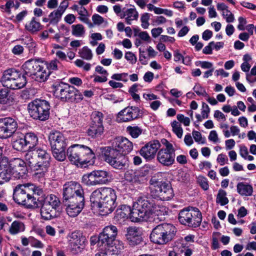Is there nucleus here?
I'll use <instances>...</instances> for the list:
<instances>
[{
  "mask_svg": "<svg viewBox=\"0 0 256 256\" xmlns=\"http://www.w3.org/2000/svg\"><path fill=\"white\" fill-rule=\"evenodd\" d=\"M117 234V228L114 226H107L104 228L99 234L98 241L100 247H102V251L96 256H108L118 254V248L115 246Z\"/></svg>",
  "mask_w": 256,
  "mask_h": 256,
  "instance_id": "1",
  "label": "nucleus"
},
{
  "mask_svg": "<svg viewBox=\"0 0 256 256\" xmlns=\"http://www.w3.org/2000/svg\"><path fill=\"white\" fill-rule=\"evenodd\" d=\"M116 199L114 190L110 188L95 190L90 198L92 208H115Z\"/></svg>",
  "mask_w": 256,
  "mask_h": 256,
  "instance_id": "2",
  "label": "nucleus"
},
{
  "mask_svg": "<svg viewBox=\"0 0 256 256\" xmlns=\"http://www.w3.org/2000/svg\"><path fill=\"white\" fill-rule=\"evenodd\" d=\"M70 162L78 167H86L93 158L94 154L88 146L84 145L74 144L70 146L66 152Z\"/></svg>",
  "mask_w": 256,
  "mask_h": 256,
  "instance_id": "3",
  "label": "nucleus"
},
{
  "mask_svg": "<svg viewBox=\"0 0 256 256\" xmlns=\"http://www.w3.org/2000/svg\"><path fill=\"white\" fill-rule=\"evenodd\" d=\"M0 82L4 87L12 90L22 88L27 83L26 76L12 68L6 70L3 72Z\"/></svg>",
  "mask_w": 256,
  "mask_h": 256,
  "instance_id": "4",
  "label": "nucleus"
},
{
  "mask_svg": "<svg viewBox=\"0 0 256 256\" xmlns=\"http://www.w3.org/2000/svg\"><path fill=\"white\" fill-rule=\"evenodd\" d=\"M54 96L62 101L78 102L82 99V95L74 86L64 82H56L53 85Z\"/></svg>",
  "mask_w": 256,
  "mask_h": 256,
  "instance_id": "5",
  "label": "nucleus"
},
{
  "mask_svg": "<svg viewBox=\"0 0 256 256\" xmlns=\"http://www.w3.org/2000/svg\"><path fill=\"white\" fill-rule=\"evenodd\" d=\"M48 140L54 158L58 161H64L66 158V146L64 134L59 131H53L50 134Z\"/></svg>",
  "mask_w": 256,
  "mask_h": 256,
  "instance_id": "6",
  "label": "nucleus"
},
{
  "mask_svg": "<svg viewBox=\"0 0 256 256\" xmlns=\"http://www.w3.org/2000/svg\"><path fill=\"white\" fill-rule=\"evenodd\" d=\"M50 106L48 101L36 99L28 104V110L30 116L33 119L45 121L50 116Z\"/></svg>",
  "mask_w": 256,
  "mask_h": 256,
  "instance_id": "7",
  "label": "nucleus"
},
{
  "mask_svg": "<svg viewBox=\"0 0 256 256\" xmlns=\"http://www.w3.org/2000/svg\"><path fill=\"white\" fill-rule=\"evenodd\" d=\"M102 156L106 162L116 169L122 170L128 165V156L113 149H110L109 146L104 148Z\"/></svg>",
  "mask_w": 256,
  "mask_h": 256,
  "instance_id": "8",
  "label": "nucleus"
},
{
  "mask_svg": "<svg viewBox=\"0 0 256 256\" xmlns=\"http://www.w3.org/2000/svg\"><path fill=\"white\" fill-rule=\"evenodd\" d=\"M29 186H31L30 183L17 185L14 190L13 198L20 206L31 208L36 203V199L26 192Z\"/></svg>",
  "mask_w": 256,
  "mask_h": 256,
  "instance_id": "9",
  "label": "nucleus"
},
{
  "mask_svg": "<svg viewBox=\"0 0 256 256\" xmlns=\"http://www.w3.org/2000/svg\"><path fill=\"white\" fill-rule=\"evenodd\" d=\"M178 218L182 224L196 228L200 224L202 216L198 209H182L179 212Z\"/></svg>",
  "mask_w": 256,
  "mask_h": 256,
  "instance_id": "10",
  "label": "nucleus"
},
{
  "mask_svg": "<svg viewBox=\"0 0 256 256\" xmlns=\"http://www.w3.org/2000/svg\"><path fill=\"white\" fill-rule=\"evenodd\" d=\"M165 148H162L158 151L156 155L157 160L163 166H169L172 165L175 160V152L172 144L166 139L162 140Z\"/></svg>",
  "mask_w": 256,
  "mask_h": 256,
  "instance_id": "11",
  "label": "nucleus"
},
{
  "mask_svg": "<svg viewBox=\"0 0 256 256\" xmlns=\"http://www.w3.org/2000/svg\"><path fill=\"white\" fill-rule=\"evenodd\" d=\"M150 188L152 196L162 200H168L174 196L171 185L166 182H156L151 184Z\"/></svg>",
  "mask_w": 256,
  "mask_h": 256,
  "instance_id": "12",
  "label": "nucleus"
},
{
  "mask_svg": "<svg viewBox=\"0 0 256 256\" xmlns=\"http://www.w3.org/2000/svg\"><path fill=\"white\" fill-rule=\"evenodd\" d=\"M108 178L109 174L106 171L94 170L84 175L82 180L86 185L92 186L107 183L108 182Z\"/></svg>",
  "mask_w": 256,
  "mask_h": 256,
  "instance_id": "13",
  "label": "nucleus"
},
{
  "mask_svg": "<svg viewBox=\"0 0 256 256\" xmlns=\"http://www.w3.org/2000/svg\"><path fill=\"white\" fill-rule=\"evenodd\" d=\"M18 128L15 120L10 117L0 118V138L6 139L11 137Z\"/></svg>",
  "mask_w": 256,
  "mask_h": 256,
  "instance_id": "14",
  "label": "nucleus"
},
{
  "mask_svg": "<svg viewBox=\"0 0 256 256\" xmlns=\"http://www.w3.org/2000/svg\"><path fill=\"white\" fill-rule=\"evenodd\" d=\"M142 115L141 110L136 106H128L118 112L116 120L118 122H130Z\"/></svg>",
  "mask_w": 256,
  "mask_h": 256,
  "instance_id": "15",
  "label": "nucleus"
},
{
  "mask_svg": "<svg viewBox=\"0 0 256 256\" xmlns=\"http://www.w3.org/2000/svg\"><path fill=\"white\" fill-rule=\"evenodd\" d=\"M34 150L37 162H38V166L40 168V172H37L36 174H40V175L43 176L48 172V168L50 166V155L46 150L40 148H35Z\"/></svg>",
  "mask_w": 256,
  "mask_h": 256,
  "instance_id": "16",
  "label": "nucleus"
},
{
  "mask_svg": "<svg viewBox=\"0 0 256 256\" xmlns=\"http://www.w3.org/2000/svg\"><path fill=\"white\" fill-rule=\"evenodd\" d=\"M160 144L158 140H151L146 143L140 150V154L146 161H150L154 158Z\"/></svg>",
  "mask_w": 256,
  "mask_h": 256,
  "instance_id": "17",
  "label": "nucleus"
},
{
  "mask_svg": "<svg viewBox=\"0 0 256 256\" xmlns=\"http://www.w3.org/2000/svg\"><path fill=\"white\" fill-rule=\"evenodd\" d=\"M110 148L126 155L132 150L133 144L126 138L118 136L112 140Z\"/></svg>",
  "mask_w": 256,
  "mask_h": 256,
  "instance_id": "18",
  "label": "nucleus"
},
{
  "mask_svg": "<svg viewBox=\"0 0 256 256\" xmlns=\"http://www.w3.org/2000/svg\"><path fill=\"white\" fill-rule=\"evenodd\" d=\"M63 202L68 201L76 194H81L84 191L81 185L76 182L70 181L63 186Z\"/></svg>",
  "mask_w": 256,
  "mask_h": 256,
  "instance_id": "19",
  "label": "nucleus"
},
{
  "mask_svg": "<svg viewBox=\"0 0 256 256\" xmlns=\"http://www.w3.org/2000/svg\"><path fill=\"white\" fill-rule=\"evenodd\" d=\"M126 237L130 245L134 246L140 244L143 242L142 228L135 226L127 228Z\"/></svg>",
  "mask_w": 256,
  "mask_h": 256,
  "instance_id": "20",
  "label": "nucleus"
},
{
  "mask_svg": "<svg viewBox=\"0 0 256 256\" xmlns=\"http://www.w3.org/2000/svg\"><path fill=\"white\" fill-rule=\"evenodd\" d=\"M10 165L12 167L13 176L16 178H22L28 172L26 164L21 158H14Z\"/></svg>",
  "mask_w": 256,
  "mask_h": 256,
  "instance_id": "21",
  "label": "nucleus"
},
{
  "mask_svg": "<svg viewBox=\"0 0 256 256\" xmlns=\"http://www.w3.org/2000/svg\"><path fill=\"white\" fill-rule=\"evenodd\" d=\"M71 238L70 246L71 250L77 251L80 249V246H82L86 240V238L82 235L80 230H75L70 234Z\"/></svg>",
  "mask_w": 256,
  "mask_h": 256,
  "instance_id": "22",
  "label": "nucleus"
},
{
  "mask_svg": "<svg viewBox=\"0 0 256 256\" xmlns=\"http://www.w3.org/2000/svg\"><path fill=\"white\" fill-rule=\"evenodd\" d=\"M129 218L132 222H140L148 220V209H129Z\"/></svg>",
  "mask_w": 256,
  "mask_h": 256,
  "instance_id": "23",
  "label": "nucleus"
},
{
  "mask_svg": "<svg viewBox=\"0 0 256 256\" xmlns=\"http://www.w3.org/2000/svg\"><path fill=\"white\" fill-rule=\"evenodd\" d=\"M40 59L32 58L26 61L22 65L24 76L32 77L38 70H40Z\"/></svg>",
  "mask_w": 256,
  "mask_h": 256,
  "instance_id": "24",
  "label": "nucleus"
},
{
  "mask_svg": "<svg viewBox=\"0 0 256 256\" xmlns=\"http://www.w3.org/2000/svg\"><path fill=\"white\" fill-rule=\"evenodd\" d=\"M150 238L152 242L159 244H167L162 224H158L152 230Z\"/></svg>",
  "mask_w": 256,
  "mask_h": 256,
  "instance_id": "25",
  "label": "nucleus"
},
{
  "mask_svg": "<svg viewBox=\"0 0 256 256\" xmlns=\"http://www.w3.org/2000/svg\"><path fill=\"white\" fill-rule=\"evenodd\" d=\"M125 180L134 184H139L143 182L144 176L138 170H129L124 174Z\"/></svg>",
  "mask_w": 256,
  "mask_h": 256,
  "instance_id": "26",
  "label": "nucleus"
},
{
  "mask_svg": "<svg viewBox=\"0 0 256 256\" xmlns=\"http://www.w3.org/2000/svg\"><path fill=\"white\" fill-rule=\"evenodd\" d=\"M64 204L68 208H84L85 206L84 192L82 191L81 194H76L68 201H64Z\"/></svg>",
  "mask_w": 256,
  "mask_h": 256,
  "instance_id": "27",
  "label": "nucleus"
},
{
  "mask_svg": "<svg viewBox=\"0 0 256 256\" xmlns=\"http://www.w3.org/2000/svg\"><path fill=\"white\" fill-rule=\"evenodd\" d=\"M24 160V162L26 166H30L34 171H37L38 172H40V168L38 162H37L34 149V150H30L26 154Z\"/></svg>",
  "mask_w": 256,
  "mask_h": 256,
  "instance_id": "28",
  "label": "nucleus"
},
{
  "mask_svg": "<svg viewBox=\"0 0 256 256\" xmlns=\"http://www.w3.org/2000/svg\"><path fill=\"white\" fill-rule=\"evenodd\" d=\"M12 176V171L9 164H0V184L8 182Z\"/></svg>",
  "mask_w": 256,
  "mask_h": 256,
  "instance_id": "29",
  "label": "nucleus"
},
{
  "mask_svg": "<svg viewBox=\"0 0 256 256\" xmlns=\"http://www.w3.org/2000/svg\"><path fill=\"white\" fill-rule=\"evenodd\" d=\"M149 220L162 221L165 219V216L168 214V211L166 209H148Z\"/></svg>",
  "mask_w": 256,
  "mask_h": 256,
  "instance_id": "30",
  "label": "nucleus"
},
{
  "mask_svg": "<svg viewBox=\"0 0 256 256\" xmlns=\"http://www.w3.org/2000/svg\"><path fill=\"white\" fill-rule=\"evenodd\" d=\"M138 17V13L134 6L130 8L126 9L124 8L122 9L121 18H124L127 24H131L132 22L137 20Z\"/></svg>",
  "mask_w": 256,
  "mask_h": 256,
  "instance_id": "31",
  "label": "nucleus"
},
{
  "mask_svg": "<svg viewBox=\"0 0 256 256\" xmlns=\"http://www.w3.org/2000/svg\"><path fill=\"white\" fill-rule=\"evenodd\" d=\"M175 250H178L180 255L182 256L184 254V256H191L193 250L183 240H178L174 242Z\"/></svg>",
  "mask_w": 256,
  "mask_h": 256,
  "instance_id": "32",
  "label": "nucleus"
},
{
  "mask_svg": "<svg viewBox=\"0 0 256 256\" xmlns=\"http://www.w3.org/2000/svg\"><path fill=\"white\" fill-rule=\"evenodd\" d=\"M161 224L164 231L166 242L168 243L174 238L177 232L176 228L170 224L164 223Z\"/></svg>",
  "mask_w": 256,
  "mask_h": 256,
  "instance_id": "33",
  "label": "nucleus"
},
{
  "mask_svg": "<svg viewBox=\"0 0 256 256\" xmlns=\"http://www.w3.org/2000/svg\"><path fill=\"white\" fill-rule=\"evenodd\" d=\"M104 132L103 125L100 126L94 125L90 126L87 130L88 135L92 138L100 139Z\"/></svg>",
  "mask_w": 256,
  "mask_h": 256,
  "instance_id": "34",
  "label": "nucleus"
},
{
  "mask_svg": "<svg viewBox=\"0 0 256 256\" xmlns=\"http://www.w3.org/2000/svg\"><path fill=\"white\" fill-rule=\"evenodd\" d=\"M24 27L28 32L34 34L42 30V26L38 21L36 20L35 17H32L30 21L26 22Z\"/></svg>",
  "mask_w": 256,
  "mask_h": 256,
  "instance_id": "35",
  "label": "nucleus"
},
{
  "mask_svg": "<svg viewBox=\"0 0 256 256\" xmlns=\"http://www.w3.org/2000/svg\"><path fill=\"white\" fill-rule=\"evenodd\" d=\"M49 75L50 73L46 68L42 65L40 66V70H38L31 78L35 80L41 82L46 80Z\"/></svg>",
  "mask_w": 256,
  "mask_h": 256,
  "instance_id": "36",
  "label": "nucleus"
},
{
  "mask_svg": "<svg viewBox=\"0 0 256 256\" xmlns=\"http://www.w3.org/2000/svg\"><path fill=\"white\" fill-rule=\"evenodd\" d=\"M24 138L28 150L33 149L38 142V138L34 133H27L24 136Z\"/></svg>",
  "mask_w": 256,
  "mask_h": 256,
  "instance_id": "37",
  "label": "nucleus"
},
{
  "mask_svg": "<svg viewBox=\"0 0 256 256\" xmlns=\"http://www.w3.org/2000/svg\"><path fill=\"white\" fill-rule=\"evenodd\" d=\"M44 204L46 206H52V208H56L60 204V202L58 197L53 194L48 195L44 198Z\"/></svg>",
  "mask_w": 256,
  "mask_h": 256,
  "instance_id": "38",
  "label": "nucleus"
},
{
  "mask_svg": "<svg viewBox=\"0 0 256 256\" xmlns=\"http://www.w3.org/2000/svg\"><path fill=\"white\" fill-rule=\"evenodd\" d=\"M238 192L242 196H250L253 192L252 187L244 182H240L237 185Z\"/></svg>",
  "mask_w": 256,
  "mask_h": 256,
  "instance_id": "39",
  "label": "nucleus"
},
{
  "mask_svg": "<svg viewBox=\"0 0 256 256\" xmlns=\"http://www.w3.org/2000/svg\"><path fill=\"white\" fill-rule=\"evenodd\" d=\"M21 44L26 46V47L28 50L29 52L34 54L35 52V48L36 46V44L33 38L30 36H25L20 40Z\"/></svg>",
  "mask_w": 256,
  "mask_h": 256,
  "instance_id": "40",
  "label": "nucleus"
},
{
  "mask_svg": "<svg viewBox=\"0 0 256 256\" xmlns=\"http://www.w3.org/2000/svg\"><path fill=\"white\" fill-rule=\"evenodd\" d=\"M40 214L42 218L46 220H50L52 218L59 216L60 212L56 211V209H40Z\"/></svg>",
  "mask_w": 256,
  "mask_h": 256,
  "instance_id": "41",
  "label": "nucleus"
},
{
  "mask_svg": "<svg viewBox=\"0 0 256 256\" xmlns=\"http://www.w3.org/2000/svg\"><path fill=\"white\" fill-rule=\"evenodd\" d=\"M25 230L24 224L19 221L13 222L10 228L9 232L12 235L16 234L20 232H24Z\"/></svg>",
  "mask_w": 256,
  "mask_h": 256,
  "instance_id": "42",
  "label": "nucleus"
},
{
  "mask_svg": "<svg viewBox=\"0 0 256 256\" xmlns=\"http://www.w3.org/2000/svg\"><path fill=\"white\" fill-rule=\"evenodd\" d=\"M86 30L82 24H73L72 26V34L77 38H83L85 35Z\"/></svg>",
  "mask_w": 256,
  "mask_h": 256,
  "instance_id": "43",
  "label": "nucleus"
},
{
  "mask_svg": "<svg viewBox=\"0 0 256 256\" xmlns=\"http://www.w3.org/2000/svg\"><path fill=\"white\" fill-rule=\"evenodd\" d=\"M12 148L18 151H25L28 149L24 137L14 140L12 142Z\"/></svg>",
  "mask_w": 256,
  "mask_h": 256,
  "instance_id": "44",
  "label": "nucleus"
},
{
  "mask_svg": "<svg viewBox=\"0 0 256 256\" xmlns=\"http://www.w3.org/2000/svg\"><path fill=\"white\" fill-rule=\"evenodd\" d=\"M133 208H154V206L146 198H140L134 203Z\"/></svg>",
  "mask_w": 256,
  "mask_h": 256,
  "instance_id": "45",
  "label": "nucleus"
},
{
  "mask_svg": "<svg viewBox=\"0 0 256 256\" xmlns=\"http://www.w3.org/2000/svg\"><path fill=\"white\" fill-rule=\"evenodd\" d=\"M12 98L10 96L9 92L7 89L2 88L0 90V104H7L12 102Z\"/></svg>",
  "mask_w": 256,
  "mask_h": 256,
  "instance_id": "46",
  "label": "nucleus"
},
{
  "mask_svg": "<svg viewBox=\"0 0 256 256\" xmlns=\"http://www.w3.org/2000/svg\"><path fill=\"white\" fill-rule=\"evenodd\" d=\"M92 122L90 126H100L102 124L103 114L99 112H94L91 115Z\"/></svg>",
  "mask_w": 256,
  "mask_h": 256,
  "instance_id": "47",
  "label": "nucleus"
},
{
  "mask_svg": "<svg viewBox=\"0 0 256 256\" xmlns=\"http://www.w3.org/2000/svg\"><path fill=\"white\" fill-rule=\"evenodd\" d=\"M78 54L82 58L88 60H92L93 56L91 50L86 46L80 50Z\"/></svg>",
  "mask_w": 256,
  "mask_h": 256,
  "instance_id": "48",
  "label": "nucleus"
},
{
  "mask_svg": "<svg viewBox=\"0 0 256 256\" xmlns=\"http://www.w3.org/2000/svg\"><path fill=\"white\" fill-rule=\"evenodd\" d=\"M62 14L57 10H54L48 15L50 18V24L56 25L61 20Z\"/></svg>",
  "mask_w": 256,
  "mask_h": 256,
  "instance_id": "49",
  "label": "nucleus"
},
{
  "mask_svg": "<svg viewBox=\"0 0 256 256\" xmlns=\"http://www.w3.org/2000/svg\"><path fill=\"white\" fill-rule=\"evenodd\" d=\"M126 132L133 138H137L142 133V129L138 126H128L126 129Z\"/></svg>",
  "mask_w": 256,
  "mask_h": 256,
  "instance_id": "50",
  "label": "nucleus"
},
{
  "mask_svg": "<svg viewBox=\"0 0 256 256\" xmlns=\"http://www.w3.org/2000/svg\"><path fill=\"white\" fill-rule=\"evenodd\" d=\"M172 132L179 138H181L183 134V130L180 124L176 120H174L171 122Z\"/></svg>",
  "mask_w": 256,
  "mask_h": 256,
  "instance_id": "51",
  "label": "nucleus"
},
{
  "mask_svg": "<svg viewBox=\"0 0 256 256\" xmlns=\"http://www.w3.org/2000/svg\"><path fill=\"white\" fill-rule=\"evenodd\" d=\"M226 192L222 190H220L216 197V202L223 206L228 203V200L226 196Z\"/></svg>",
  "mask_w": 256,
  "mask_h": 256,
  "instance_id": "52",
  "label": "nucleus"
},
{
  "mask_svg": "<svg viewBox=\"0 0 256 256\" xmlns=\"http://www.w3.org/2000/svg\"><path fill=\"white\" fill-rule=\"evenodd\" d=\"M124 210L128 211L127 209H117L116 212V214L114 217L116 221H120L121 220H124L125 218H128L127 214L124 212Z\"/></svg>",
  "mask_w": 256,
  "mask_h": 256,
  "instance_id": "53",
  "label": "nucleus"
},
{
  "mask_svg": "<svg viewBox=\"0 0 256 256\" xmlns=\"http://www.w3.org/2000/svg\"><path fill=\"white\" fill-rule=\"evenodd\" d=\"M134 35L138 36L140 39L147 42H151V38L147 32H138L136 30H134Z\"/></svg>",
  "mask_w": 256,
  "mask_h": 256,
  "instance_id": "54",
  "label": "nucleus"
},
{
  "mask_svg": "<svg viewBox=\"0 0 256 256\" xmlns=\"http://www.w3.org/2000/svg\"><path fill=\"white\" fill-rule=\"evenodd\" d=\"M194 91L200 96H208V94L206 92L205 88L200 84H197L193 88Z\"/></svg>",
  "mask_w": 256,
  "mask_h": 256,
  "instance_id": "55",
  "label": "nucleus"
},
{
  "mask_svg": "<svg viewBox=\"0 0 256 256\" xmlns=\"http://www.w3.org/2000/svg\"><path fill=\"white\" fill-rule=\"evenodd\" d=\"M197 182L204 190H206L209 188L208 180L206 177L201 176H198Z\"/></svg>",
  "mask_w": 256,
  "mask_h": 256,
  "instance_id": "56",
  "label": "nucleus"
},
{
  "mask_svg": "<svg viewBox=\"0 0 256 256\" xmlns=\"http://www.w3.org/2000/svg\"><path fill=\"white\" fill-rule=\"evenodd\" d=\"M150 18V14L148 13H144L142 14L140 18V21L142 22V26L146 29L148 28L150 25L148 20Z\"/></svg>",
  "mask_w": 256,
  "mask_h": 256,
  "instance_id": "57",
  "label": "nucleus"
},
{
  "mask_svg": "<svg viewBox=\"0 0 256 256\" xmlns=\"http://www.w3.org/2000/svg\"><path fill=\"white\" fill-rule=\"evenodd\" d=\"M92 19L93 22V25L100 26L105 22L104 19L102 16L96 14L92 15Z\"/></svg>",
  "mask_w": 256,
  "mask_h": 256,
  "instance_id": "58",
  "label": "nucleus"
},
{
  "mask_svg": "<svg viewBox=\"0 0 256 256\" xmlns=\"http://www.w3.org/2000/svg\"><path fill=\"white\" fill-rule=\"evenodd\" d=\"M192 136L194 140L199 143L204 144L206 143V140L204 138H202V134L200 132L196 130H193Z\"/></svg>",
  "mask_w": 256,
  "mask_h": 256,
  "instance_id": "59",
  "label": "nucleus"
},
{
  "mask_svg": "<svg viewBox=\"0 0 256 256\" xmlns=\"http://www.w3.org/2000/svg\"><path fill=\"white\" fill-rule=\"evenodd\" d=\"M208 139L210 141L212 142L214 144H216L220 142V140L218 137V134L215 130H213L210 132Z\"/></svg>",
  "mask_w": 256,
  "mask_h": 256,
  "instance_id": "60",
  "label": "nucleus"
},
{
  "mask_svg": "<svg viewBox=\"0 0 256 256\" xmlns=\"http://www.w3.org/2000/svg\"><path fill=\"white\" fill-rule=\"evenodd\" d=\"M210 112V108L208 106L205 102H202V106L201 114L204 118H208Z\"/></svg>",
  "mask_w": 256,
  "mask_h": 256,
  "instance_id": "61",
  "label": "nucleus"
},
{
  "mask_svg": "<svg viewBox=\"0 0 256 256\" xmlns=\"http://www.w3.org/2000/svg\"><path fill=\"white\" fill-rule=\"evenodd\" d=\"M124 58L127 60L129 61L131 64H136L137 60L136 56L131 52H126Z\"/></svg>",
  "mask_w": 256,
  "mask_h": 256,
  "instance_id": "62",
  "label": "nucleus"
},
{
  "mask_svg": "<svg viewBox=\"0 0 256 256\" xmlns=\"http://www.w3.org/2000/svg\"><path fill=\"white\" fill-rule=\"evenodd\" d=\"M176 118L179 122L182 123L184 126H188L190 124V120L189 118L184 116L182 114H178Z\"/></svg>",
  "mask_w": 256,
  "mask_h": 256,
  "instance_id": "63",
  "label": "nucleus"
},
{
  "mask_svg": "<svg viewBox=\"0 0 256 256\" xmlns=\"http://www.w3.org/2000/svg\"><path fill=\"white\" fill-rule=\"evenodd\" d=\"M222 15L224 16V18L226 19V22H232L234 20V14L229 10H228L226 12H223Z\"/></svg>",
  "mask_w": 256,
  "mask_h": 256,
  "instance_id": "64",
  "label": "nucleus"
}]
</instances>
